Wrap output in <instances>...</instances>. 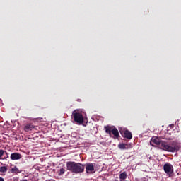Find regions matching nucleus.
Here are the masks:
<instances>
[{
    "label": "nucleus",
    "mask_w": 181,
    "mask_h": 181,
    "mask_svg": "<svg viewBox=\"0 0 181 181\" xmlns=\"http://www.w3.org/2000/svg\"><path fill=\"white\" fill-rule=\"evenodd\" d=\"M150 144L152 146L157 145L160 149L165 151L166 152H177V151L180 149L179 146L176 144L175 141L168 144L166 141H160L158 137L152 138L151 141H150Z\"/></svg>",
    "instance_id": "1"
},
{
    "label": "nucleus",
    "mask_w": 181,
    "mask_h": 181,
    "mask_svg": "<svg viewBox=\"0 0 181 181\" xmlns=\"http://www.w3.org/2000/svg\"><path fill=\"white\" fill-rule=\"evenodd\" d=\"M66 168L73 173H81L84 172V165L81 163L69 161L66 163Z\"/></svg>",
    "instance_id": "2"
},
{
    "label": "nucleus",
    "mask_w": 181,
    "mask_h": 181,
    "mask_svg": "<svg viewBox=\"0 0 181 181\" xmlns=\"http://www.w3.org/2000/svg\"><path fill=\"white\" fill-rule=\"evenodd\" d=\"M72 117L75 121V122H77V124H81L84 121H87V115L86 112L81 111V110H74L72 112Z\"/></svg>",
    "instance_id": "3"
},
{
    "label": "nucleus",
    "mask_w": 181,
    "mask_h": 181,
    "mask_svg": "<svg viewBox=\"0 0 181 181\" xmlns=\"http://www.w3.org/2000/svg\"><path fill=\"white\" fill-rule=\"evenodd\" d=\"M163 170L165 173H166V175H168V176H170V175L173 173V165H172V164L169 163H167L164 164Z\"/></svg>",
    "instance_id": "4"
},
{
    "label": "nucleus",
    "mask_w": 181,
    "mask_h": 181,
    "mask_svg": "<svg viewBox=\"0 0 181 181\" xmlns=\"http://www.w3.org/2000/svg\"><path fill=\"white\" fill-rule=\"evenodd\" d=\"M119 132L122 135H124V138H127V139H132V133L127 130V129H121Z\"/></svg>",
    "instance_id": "5"
},
{
    "label": "nucleus",
    "mask_w": 181,
    "mask_h": 181,
    "mask_svg": "<svg viewBox=\"0 0 181 181\" xmlns=\"http://www.w3.org/2000/svg\"><path fill=\"white\" fill-rule=\"evenodd\" d=\"M10 159L11 160H19V159H22V155L18 153H13L10 156Z\"/></svg>",
    "instance_id": "6"
},
{
    "label": "nucleus",
    "mask_w": 181,
    "mask_h": 181,
    "mask_svg": "<svg viewBox=\"0 0 181 181\" xmlns=\"http://www.w3.org/2000/svg\"><path fill=\"white\" fill-rule=\"evenodd\" d=\"M86 172L87 173H91L94 170V165L93 163L86 164Z\"/></svg>",
    "instance_id": "7"
},
{
    "label": "nucleus",
    "mask_w": 181,
    "mask_h": 181,
    "mask_svg": "<svg viewBox=\"0 0 181 181\" xmlns=\"http://www.w3.org/2000/svg\"><path fill=\"white\" fill-rule=\"evenodd\" d=\"M34 128L35 126L33 124H28L24 127V131H25V132H28V131H32V129H33Z\"/></svg>",
    "instance_id": "8"
},
{
    "label": "nucleus",
    "mask_w": 181,
    "mask_h": 181,
    "mask_svg": "<svg viewBox=\"0 0 181 181\" xmlns=\"http://www.w3.org/2000/svg\"><path fill=\"white\" fill-rule=\"evenodd\" d=\"M118 148H119V149L125 150V149H129V146L128 144H119L118 145Z\"/></svg>",
    "instance_id": "9"
},
{
    "label": "nucleus",
    "mask_w": 181,
    "mask_h": 181,
    "mask_svg": "<svg viewBox=\"0 0 181 181\" xmlns=\"http://www.w3.org/2000/svg\"><path fill=\"white\" fill-rule=\"evenodd\" d=\"M127 177H128V175H127L126 172H123V173L119 174L120 181L125 180V179H127Z\"/></svg>",
    "instance_id": "10"
},
{
    "label": "nucleus",
    "mask_w": 181,
    "mask_h": 181,
    "mask_svg": "<svg viewBox=\"0 0 181 181\" xmlns=\"http://www.w3.org/2000/svg\"><path fill=\"white\" fill-rule=\"evenodd\" d=\"M112 134H113L114 136H115L116 138H118V136H119V133L118 132V129L115 128L112 129Z\"/></svg>",
    "instance_id": "11"
},
{
    "label": "nucleus",
    "mask_w": 181,
    "mask_h": 181,
    "mask_svg": "<svg viewBox=\"0 0 181 181\" xmlns=\"http://www.w3.org/2000/svg\"><path fill=\"white\" fill-rule=\"evenodd\" d=\"M11 173H21V170H19V168H17L16 166L11 168Z\"/></svg>",
    "instance_id": "12"
},
{
    "label": "nucleus",
    "mask_w": 181,
    "mask_h": 181,
    "mask_svg": "<svg viewBox=\"0 0 181 181\" xmlns=\"http://www.w3.org/2000/svg\"><path fill=\"white\" fill-rule=\"evenodd\" d=\"M6 172H8V167H6V166L0 167V173H5Z\"/></svg>",
    "instance_id": "13"
},
{
    "label": "nucleus",
    "mask_w": 181,
    "mask_h": 181,
    "mask_svg": "<svg viewBox=\"0 0 181 181\" xmlns=\"http://www.w3.org/2000/svg\"><path fill=\"white\" fill-rule=\"evenodd\" d=\"M105 128L106 129L105 131L107 134H111V132H112V129H111V127L107 128V127H105Z\"/></svg>",
    "instance_id": "14"
},
{
    "label": "nucleus",
    "mask_w": 181,
    "mask_h": 181,
    "mask_svg": "<svg viewBox=\"0 0 181 181\" xmlns=\"http://www.w3.org/2000/svg\"><path fill=\"white\" fill-rule=\"evenodd\" d=\"M64 172H65L64 169V168H61L59 170V175L62 176V175H64Z\"/></svg>",
    "instance_id": "15"
},
{
    "label": "nucleus",
    "mask_w": 181,
    "mask_h": 181,
    "mask_svg": "<svg viewBox=\"0 0 181 181\" xmlns=\"http://www.w3.org/2000/svg\"><path fill=\"white\" fill-rule=\"evenodd\" d=\"M5 153V151L4 150H0V159L2 158V156Z\"/></svg>",
    "instance_id": "16"
},
{
    "label": "nucleus",
    "mask_w": 181,
    "mask_h": 181,
    "mask_svg": "<svg viewBox=\"0 0 181 181\" xmlns=\"http://www.w3.org/2000/svg\"><path fill=\"white\" fill-rule=\"evenodd\" d=\"M0 181H5V180L2 177H0Z\"/></svg>",
    "instance_id": "17"
}]
</instances>
